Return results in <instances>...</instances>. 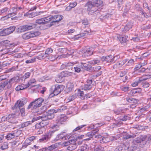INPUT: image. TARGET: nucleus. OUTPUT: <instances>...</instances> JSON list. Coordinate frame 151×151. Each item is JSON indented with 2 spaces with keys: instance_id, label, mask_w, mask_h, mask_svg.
Wrapping results in <instances>:
<instances>
[{
  "instance_id": "obj_29",
  "label": "nucleus",
  "mask_w": 151,
  "mask_h": 151,
  "mask_svg": "<svg viewBox=\"0 0 151 151\" xmlns=\"http://www.w3.org/2000/svg\"><path fill=\"white\" fill-rule=\"evenodd\" d=\"M36 81L34 78H32L29 80L28 83L26 84L25 88L28 87L29 86L32 85L33 84H35Z\"/></svg>"
},
{
  "instance_id": "obj_14",
  "label": "nucleus",
  "mask_w": 151,
  "mask_h": 151,
  "mask_svg": "<svg viewBox=\"0 0 151 151\" xmlns=\"http://www.w3.org/2000/svg\"><path fill=\"white\" fill-rule=\"evenodd\" d=\"M95 8L100 9L103 6V1L101 0H95L93 2ZM98 9L97 11H99Z\"/></svg>"
},
{
  "instance_id": "obj_7",
  "label": "nucleus",
  "mask_w": 151,
  "mask_h": 151,
  "mask_svg": "<svg viewBox=\"0 0 151 151\" xmlns=\"http://www.w3.org/2000/svg\"><path fill=\"white\" fill-rule=\"evenodd\" d=\"M87 7V10L89 11H92L93 12H94L98 10V9L95 8V7L93 3L89 1L87 3L86 5Z\"/></svg>"
},
{
  "instance_id": "obj_50",
  "label": "nucleus",
  "mask_w": 151,
  "mask_h": 151,
  "mask_svg": "<svg viewBox=\"0 0 151 151\" xmlns=\"http://www.w3.org/2000/svg\"><path fill=\"white\" fill-rule=\"evenodd\" d=\"M63 73H64L63 75L64 76H71L73 74L72 72L67 71H65Z\"/></svg>"
},
{
  "instance_id": "obj_64",
  "label": "nucleus",
  "mask_w": 151,
  "mask_h": 151,
  "mask_svg": "<svg viewBox=\"0 0 151 151\" xmlns=\"http://www.w3.org/2000/svg\"><path fill=\"white\" fill-rule=\"evenodd\" d=\"M104 148L103 147L100 146H98L96 148V151H104Z\"/></svg>"
},
{
  "instance_id": "obj_53",
  "label": "nucleus",
  "mask_w": 151,
  "mask_h": 151,
  "mask_svg": "<svg viewBox=\"0 0 151 151\" xmlns=\"http://www.w3.org/2000/svg\"><path fill=\"white\" fill-rule=\"evenodd\" d=\"M7 85V83L4 82L3 83H0V92L4 89V87Z\"/></svg>"
},
{
  "instance_id": "obj_5",
  "label": "nucleus",
  "mask_w": 151,
  "mask_h": 151,
  "mask_svg": "<svg viewBox=\"0 0 151 151\" xmlns=\"http://www.w3.org/2000/svg\"><path fill=\"white\" fill-rule=\"evenodd\" d=\"M48 17L50 18V21H52L51 23L52 24L61 21L63 18V16L60 15H57L54 16H48Z\"/></svg>"
},
{
  "instance_id": "obj_57",
  "label": "nucleus",
  "mask_w": 151,
  "mask_h": 151,
  "mask_svg": "<svg viewBox=\"0 0 151 151\" xmlns=\"http://www.w3.org/2000/svg\"><path fill=\"white\" fill-rule=\"evenodd\" d=\"M151 28V25L149 24L148 25H143L142 26V28L144 29H147Z\"/></svg>"
},
{
  "instance_id": "obj_17",
  "label": "nucleus",
  "mask_w": 151,
  "mask_h": 151,
  "mask_svg": "<svg viewBox=\"0 0 151 151\" xmlns=\"http://www.w3.org/2000/svg\"><path fill=\"white\" fill-rule=\"evenodd\" d=\"M101 59L102 61H106L107 62H112V55H110L105 57L103 56L101 58Z\"/></svg>"
},
{
  "instance_id": "obj_3",
  "label": "nucleus",
  "mask_w": 151,
  "mask_h": 151,
  "mask_svg": "<svg viewBox=\"0 0 151 151\" xmlns=\"http://www.w3.org/2000/svg\"><path fill=\"white\" fill-rule=\"evenodd\" d=\"M40 34V32L38 31L30 32L23 34L22 35V37L23 39L27 40L39 35Z\"/></svg>"
},
{
  "instance_id": "obj_45",
  "label": "nucleus",
  "mask_w": 151,
  "mask_h": 151,
  "mask_svg": "<svg viewBox=\"0 0 151 151\" xmlns=\"http://www.w3.org/2000/svg\"><path fill=\"white\" fill-rule=\"evenodd\" d=\"M15 29V26L10 27L9 28H7L9 34L12 33Z\"/></svg>"
},
{
  "instance_id": "obj_55",
  "label": "nucleus",
  "mask_w": 151,
  "mask_h": 151,
  "mask_svg": "<svg viewBox=\"0 0 151 151\" xmlns=\"http://www.w3.org/2000/svg\"><path fill=\"white\" fill-rule=\"evenodd\" d=\"M42 116H43V115L41 116H40L36 117L32 119V121L31 122H32V123L33 122H34L35 121H36L37 120H39L40 119H42Z\"/></svg>"
},
{
  "instance_id": "obj_51",
  "label": "nucleus",
  "mask_w": 151,
  "mask_h": 151,
  "mask_svg": "<svg viewBox=\"0 0 151 151\" xmlns=\"http://www.w3.org/2000/svg\"><path fill=\"white\" fill-rule=\"evenodd\" d=\"M121 145L124 151L126 150H128L129 145H126L125 144H123Z\"/></svg>"
},
{
  "instance_id": "obj_42",
  "label": "nucleus",
  "mask_w": 151,
  "mask_h": 151,
  "mask_svg": "<svg viewBox=\"0 0 151 151\" xmlns=\"http://www.w3.org/2000/svg\"><path fill=\"white\" fill-rule=\"evenodd\" d=\"M53 50L51 48H47L45 52V54L46 55H49L50 54L52 53Z\"/></svg>"
},
{
  "instance_id": "obj_63",
  "label": "nucleus",
  "mask_w": 151,
  "mask_h": 151,
  "mask_svg": "<svg viewBox=\"0 0 151 151\" xmlns=\"http://www.w3.org/2000/svg\"><path fill=\"white\" fill-rule=\"evenodd\" d=\"M36 58L37 59L41 60L43 59L44 58V55L43 54H40L38 56L36 57Z\"/></svg>"
},
{
  "instance_id": "obj_56",
  "label": "nucleus",
  "mask_w": 151,
  "mask_h": 151,
  "mask_svg": "<svg viewBox=\"0 0 151 151\" xmlns=\"http://www.w3.org/2000/svg\"><path fill=\"white\" fill-rule=\"evenodd\" d=\"M36 58H33L29 60H27L25 62L26 63H32L35 61Z\"/></svg>"
},
{
  "instance_id": "obj_2",
  "label": "nucleus",
  "mask_w": 151,
  "mask_h": 151,
  "mask_svg": "<svg viewBox=\"0 0 151 151\" xmlns=\"http://www.w3.org/2000/svg\"><path fill=\"white\" fill-rule=\"evenodd\" d=\"M147 136L146 135H141L136 138L133 141L134 144L139 145L140 147H143L144 146V142L145 141Z\"/></svg>"
},
{
  "instance_id": "obj_58",
  "label": "nucleus",
  "mask_w": 151,
  "mask_h": 151,
  "mask_svg": "<svg viewBox=\"0 0 151 151\" xmlns=\"http://www.w3.org/2000/svg\"><path fill=\"white\" fill-rule=\"evenodd\" d=\"M137 147L135 146H129V148L128 149L129 151H132L135 150L137 149Z\"/></svg>"
},
{
  "instance_id": "obj_23",
  "label": "nucleus",
  "mask_w": 151,
  "mask_h": 151,
  "mask_svg": "<svg viewBox=\"0 0 151 151\" xmlns=\"http://www.w3.org/2000/svg\"><path fill=\"white\" fill-rule=\"evenodd\" d=\"M126 36L120 37L119 38V41L123 45H125L127 44V41Z\"/></svg>"
},
{
  "instance_id": "obj_26",
  "label": "nucleus",
  "mask_w": 151,
  "mask_h": 151,
  "mask_svg": "<svg viewBox=\"0 0 151 151\" xmlns=\"http://www.w3.org/2000/svg\"><path fill=\"white\" fill-rule=\"evenodd\" d=\"M150 78H151V75H143L142 77L139 78V81L142 82Z\"/></svg>"
},
{
  "instance_id": "obj_46",
  "label": "nucleus",
  "mask_w": 151,
  "mask_h": 151,
  "mask_svg": "<svg viewBox=\"0 0 151 151\" xmlns=\"http://www.w3.org/2000/svg\"><path fill=\"white\" fill-rule=\"evenodd\" d=\"M27 88H25V85L24 86L21 85H18L16 87L15 89L17 91H19L21 90Z\"/></svg>"
},
{
  "instance_id": "obj_62",
  "label": "nucleus",
  "mask_w": 151,
  "mask_h": 151,
  "mask_svg": "<svg viewBox=\"0 0 151 151\" xmlns=\"http://www.w3.org/2000/svg\"><path fill=\"white\" fill-rule=\"evenodd\" d=\"M115 151H124L121 145L119 146L115 149Z\"/></svg>"
},
{
  "instance_id": "obj_18",
  "label": "nucleus",
  "mask_w": 151,
  "mask_h": 151,
  "mask_svg": "<svg viewBox=\"0 0 151 151\" xmlns=\"http://www.w3.org/2000/svg\"><path fill=\"white\" fill-rule=\"evenodd\" d=\"M126 100L131 104H133L135 105L137 104L138 103L139 100L135 98H130L127 97L126 98Z\"/></svg>"
},
{
  "instance_id": "obj_52",
  "label": "nucleus",
  "mask_w": 151,
  "mask_h": 151,
  "mask_svg": "<svg viewBox=\"0 0 151 151\" xmlns=\"http://www.w3.org/2000/svg\"><path fill=\"white\" fill-rule=\"evenodd\" d=\"M141 81H139V80L136 81L134 82L132 84V86L133 87H135L137 86L139 84H140Z\"/></svg>"
},
{
  "instance_id": "obj_25",
  "label": "nucleus",
  "mask_w": 151,
  "mask_h": 151,
  "mask_svg": "<svg viewBox=\"0 0 151 151\" xmlns=\"http://www.w3.org/2000/svg\"><path fill=\"white\" fill-rule=\"evenodd\" d=\"M59 145V143H55L50 146L46 147V149L51 150L58 147Z\"/></svg>"
},
{
  "instance_id": "obj_43",
  "label": "nucleus",
  "mask_w": 151,
  "mask_h": 151,
  "mask_svg": "<svg viewBox=\"0 0 151 151\" xmlns=\"http://www.w3.org/2000/svg\"><path fill=\"white\" fill-rule=\"evenodd\" d=\"M32 123V122L30 121H28L23 123L21 125V127L22 128H24L26 127H27L31 124Z\"/></svg>"
},
{
  "instance_id": "obj_15",
  "label": "nucleus",
  "mask_w": 151,
  "mask_h": 151,
  "mask_svg": "<svg viewBox=\"0 0 151 151\" xmlns=\"http://www.w3.org/2000/svg\"><path fill=\"white\" fill-rule=\"evenodd\" d=\"M67 119L66 116L62 115L58 117L56 122L62 124L63 122L65 121Z\"/></svg>"
},
{
  "instance_id": "obj_19",
  "label": "nucleus",
  "mask_w": 151,
  "mask_h": 151,
  "mask_svg": "<svg viewBox=\"0 0 151 151\" xmlns=\"http://www.w3.org/2000/svg\"><path fill=\"white\" fill-rule=\"evenodd\" d=\"M132 26L133 24L131 22L127 23L123 30V32L124 33H126L132 28Z\"/></svg>"
},
{
  "instance_id": "obj_21",
  "label": "nucleus",
  "mask_w": 151,
  "mask_h": 151,
  "mask_svg": "<svg viewBox=\"0 0 151 151\" xmlns=\"http://www.w3.org/2000/svg\"><path fill=\"white\" fill-rule=\"evenodd\" d=\"M98 131H99V129H96L93 130L92 131L88 133L86 135V137H90L92 138Z\"/></svg>"
},
{
  "instance_id": "obj_4",
  "label": "nucleus",
  "mask_w": 151,
  "mask_h": 151,
  "mask_svg": "<svg viewBox=\"0 0 151 151\" xmlns=\"http://www.w3.org/2000/svg\"><path fill=\"white\" fill-rule=\"evenodd\" d=\"M54 132L52 131L47 132L39 140L40 142H45L50 140Z\"/></svg>"
},
{
  "instance_id": "obj_16",
  "label": "nucleus",
  "mask_w": 151,
  "mask_h": 151,
  "mask_svg": "<svg viewBox=\"0 0 151 151\" xmlns=\"http://www.w3.org/2000/svg\"><path fill=\"white\" fill-rule=\"evenodd\" d=\"M25 102L24 103L23 101L18 100L14 106V108L15 109L18 108L20 109L23 108Z\"/></svg>"
},
{
  "instance_id": "obj_13",
  "label": "nucleus",
  "mask_w": 151,
  "mask_h": 151,
  "mask_svg": "<svg viewBox=\"0 0 151 151\" xmlns=\"http://www.w3.org/2000/svg\"><path fill=\"white\" fill-rule=\"evenodd\" d=\"M54 117V115L52 113L47 112L45 114L43 115L42 119L44 120H48L51 119Z\"/></svg>"
},
{
  "instance_id": "obj_37",
  "label": "nucleus",
  "mask_w": 151,
  "mask_h": 151,
  "mask_svg": "<svg viewBox=\"0 0 151 151\" xmlns=\"http://www.w3.org/2000/svg\"><path fill=\"white\" fill-rule=\"evenodd\" d=\"M41 120H42V121L40 122V123L42 128L44 127L45 126L47 125L49 123V122L47 120H44L42 119V118Z\"/></svg>"
},
{
  "instance_id": "obj_22",
  "label": "nucleus",
  "mask_w": 151,
  "mask_h": 151,
  "mask_svg": "<svg viewBox=\"0 0 151 151\" xmlns=\"http://www.w3.org/2000/svg\"><path fill=\"white\" fill-rule=\"evenodd\" d=\"M93 49L92 47L86 48V56H91L93 54Z\"/></svg>"
},
{
  "instance_id": "obj_12",
  "label": "nucleus",
  "mask_w": 151,
  "mask_h": 151,
  "mask_svg": "<svg viewBox=\"0 0 151 151\" xmlns=\"http://www.w3.org/2000/svg\"><path fill=\"white\" fill-rule=\"evenodd\" d=\"M23 9V7H18L17 6H16L13 7L12 8V11L13 12L11 13H9V14L8 16H10L11 17L12 16L16 15L17 14V12L19 10H21Z\"/></svg>"
},
{
  "instance_id": "obj_35",
  "label": "nucleus",
  "mask_w": 151,
  "mask_h": 151,
  "mask_svg": "<svg viewBox=\"0 0 151 151\" xmlns=\"http://www.w3.org/2000/svg\"><path fill=\"white\" fill-rule=\"evenodd\" d=\"M46 57L47 59L51 61H53L56 59V57L55 56L52 55H46Z\"/></svg>"
},
{
  "instance_id": "obj_54",
  "label": "nucleus",
  "mask_w": 151,
  "mask_h": 151,
  "mask_svg": "<svg viewBox=\"0 0 151 151\" xmlns=\"http://www.w3.org/2000/svg\"><path fill=\"white\" fill-rule=\"evenodd\" d=\"M34 102H33V101L31 102L29 105L28 107L27 108V109H36V108H34Z\"/></svg>"
},
{
  "instance_id": "obj_11",
  "label": "nucleus",
  "mask_w": 151,
  "mask_h": 151,
  "mask_svg": "<svg viewBox=\"0 0 151 151\" xmlns=\"http://www.w3.org/2000/svg\"><path fill=\"white\" fill-rule=\"evenodd\" d=\"M44 101L43 99L41 98H39L37 99H35L34 101V108H37L41 106L42 103Z\"/></svg>"
},
{
  "instance_id": "obj_60",
  "label": "nucleus",
  "mask_w": 151,
  "mask_h": 151,
  "mask_svg": "<svg viewBox=\"0 0 151 151\" xmlns=\"http://www.w3.org/2000/svg\"><path fill=\"white\" fill-rule=\"evenodd\" d=\"M85 126V125H83L78 126L74 129L73 130V132L79 130H80Z\"/></svg>"
},
{
  "instance_id": "obj_28",
  "label": "nucleus",
  "mask_w": 151,
  "mask_h": 151,
  "mask_svg": "<svg viewBox=\"0 0 151 151\" xmlns=\"http://www.w3.org/2000/svg\"><path fill=\"white\" fill-rule=\"evenodd\" d=\"M8 148V143L6 142H4L2 143L0 147V148L3 150L6 149Z\"/></svg>"
},
{
  "instance_id": "obj_31",
  "label": "nucleus",
  "mask_w": 151,
  "mask_h": 151,
  "mask_svg": "<svg viewBox=\"0 0 151 151\" xmlns=\"http://www.w3.org/2000/svg\"><path fill=\"white\" fill-rule=\"evenodd\" d=\"M76 142V139H71L69 141L65 142L63 143L62 144V145L63 146H66L68 145H70V143H74Z\"/></svg>"
},
{
  "instance_id": "obj_49",
  "label": "nucleus",
  "mask_w": 151,
  "mask_h": 151,
  "mask_svg": "<svg viewBox=\"0 0 151 151\" xmlns=\"http://www.w3.org/2000/svg\"><path fill=\"white\" fill-rule=\"evenodd\" d=\"M138 93V92H137V89H135L131 90V91L130 92L129 94L130 95H131L133 96H134V95H136Z\"/></svg>"
},
{
  "instance_id": "obj_33",
  "label": "nucleus",
  "mask_w": 151,
  "mask_h": 151,
  "mask_svg": "<svg viewBox=\"0 0 151 151\" xmlns=\"http://www.w3.org/2000/svg\"><path fill=\"white\" fill-rule=\"evenodd\" d=\"M66 87L70 91L73 88L74 85L72 83L69 82L67 84Z\"/></svg>"
},
{
  "instance_id": "obj_40",
  "label": "nucleus",
  "mask_w": 151,
  "mask_h": 151,
  "mask_svg": "<svg viewBox=\"0 0 151 151\" xmlns=\"http://www.w3.org/2000/svg\"><path fill=\"white\" fill-rule=\"evenodd\" d=\"M9 122L13 124H15L17 122L16 121L15 116L14 114L12 116Z\"/></svg>"
},
{
  "instance_id": "obj_8",
  "label": "nucleus",
  "mask_w": 151,
  "mask_h": 151,
  "mask_svg": "<svg viewBox=\"0 0 151 151\" xmlns=\"http://www.w3.org/2000/svg\"><path fill=\"white\" fill-rule=\"evenodd\" d=\"M34 25H24L20 27L18 29L20 32H23L30 29L33 28Z\"/></svg>"
},
{
  "instance_id": "obj_44",
  "label": "nucleus",
  "mask_w": 151,
  "mask_h": 151,
  "mask_svg": "<svg viewBox=\"0 0 151 151\" xmlns=\"http://www.w3.org/2000/svg\"><path fill=\"white\" fill-rule=\"evenodd\" d=\"M15 80V79L14 78H12L9 80H7V81L5 82V83H7V85H8L9 86H11V84L13 83Z\"/></svg>"
},
{
  "instance_id": "obj_9",
  "label": "nucleus",
  "mask_w": 151,
  "mask_h": 151,
  "mask_svg": "<svg viewBox=\"0 0 151 151\" xmlns=\"http://www.w3.org/2000/svg\"><path fill=\"white\" fill-rule=\"evenodd\" d=\"M101 143H106L111 140V138L109 137H104L101 136L100 135L98 136Z\"/></svg>"
},
{
  "instance_id": "obj_34",
  "label": "nucleus",
  "mask_w": 151,
  "mask_h": 151,
  "mask_svg": "<svg viewBox=\"0 0 151 151\" xmlns=\"http://www.w3.org/2000/svg\"><path fill=\"white\" fill-rule=\"evenodd\" d=\"M100 62V60L98 58L94 59L92 61L90 62H88V64H93L95 65L96 64H98Z\"/></svg>"
},
{
  "instance_id": "obj_59",
  "label": "nucleus",
  "mask_w": 151,
  "mask_h": 151,
  "mask_svg": "<svg viewBox=\"0 0 151 151\" xmlns=\"http://www.w3.org/2000/svg\"><path fill=\"white\" fill-rule=\"evenodd\" d=\"M9 8L7 7H5L0 11V15L2 13H4L6 12L8 10Z\"/></svg>"
},
{
  "instance_id": "obj_39",
  "label": "nucleus",
  "mask_w": 151,
  "mask_h": 151,
  "mask_svg": "<svg viewBox=\"0 0 151 151\" xmlns=\"http://www.w3.org/2000/svg\"><path fill=\"white\" fill-rule=\"evenodd\" d=\"M6 138L7 140H10L14 138V137L12 132L8 133L7 135L6 136Z\"/></svg>"
},
{
  "instance_id": "obj_10",
  "label": "nucleus",
  "mask_w": 151,
  "mask_h": 151,
  "mask_svg": "<svg viewBox=\"0 0 151 151\" xmlns=\"http://www.w3.org/2000/svg\"><path fill=\"white\" fill-rule=\"evenodd\" d=\"M50 18L48 17L38 19L36 21V23L39 24H45L50 21Z\"/></svg>"
},
{
  "instance_id": "obj_24",
  "label": "nucleus",
  "mask_w": 151,
  "mask_h": 151,
  "mask_svg": "<svg viewBox=\"0 0 151 151\" xmlns=\"http://www.w3.org/2000/svg\"><path fill=\"white\" fill-rule=\"evenodd\" d=\"M131 118V116L129 115H125L122 118H120L119 119H118V120H120L119 122L121 121H125L127 120H130Z\"/></svg>"
},
{
  "instance_id": "obj_47",
  "label": "nucleus",
  "mask_w": 151,
  "mask_h": 151,
  "mask_svg": "<svg viewBox=\"0 0 151 151\" xmlns=\"http://www.w3.org/2000/svg\"><path fill=\"white\" fill-rule=\"evenodd\" d=\"M136 137V135L135 134H133L132 135L128 134L126 136L124 137V139H126L130 138H133L135 137Z\"/></svg>"
},
{
  "instance_id": "obj_20",
  "label": "nucleus",
  "mask_w": 151,
  "mask_h": 151,
  "mask_svg": "<svg viewBox=\"0 0 151 151\" xmlns=\"http://www.w3.org/2000/svg\"><path fill=\"white\" fill-rule=\"evenodd\" d=\"M43 12H32V13H28L27 14L28 17H29L32 18L35 16L39 15L42 14L43 13Z\"/></svg>"
},
{
  "instance_id": "obj_30",
  "label": "nucleus",
  "mask_w": 151,
  "mask_h": 151,
  "mask_svg": "<svg viewBox=\"0 0 151 151\" xmlns=\"http://www.w3.org/2000/svg\"><path fill=\"white\" fill-rule=\"evenodd\" d=\"M76 147L77 146L75 142L74 143H70L68 148V149L69 150H72L76 148Z\"/></svg>"
},
{
  "instance_id": "obj_27",
  "label": "nucleus",
  "mask_w": 151,
  "mask_h": 151,
  "mask_svg": "<svg viewBox=\"0 0 151 151\" xmlns=\"http://www.w3.org/2000/svg\"><path fill=\"white\" fill-rule=\"evenodd\" d=\"M64 138H65H65V137L64 136H62V134H60L58 135L56 138H55L54 139H53L52 141V142H54L57 141L58 140H59L60 139H63Z\"/></svg>"
},
{
  "instance_id": "obj_48",
  "label": "nucleus",
  "mask_w": 151,
  "mask_h": 151,
  "mask_svg": "<svg viewBox=\"0 0 151 151\" xmlns=\"http://www.w3.org/2000/svg\"><path fill=\"white\" fill-rule=\"evenodd\" d=\"M118 6L119 10L122 9V6L123 4V0H117Z\"/></svg>"
},
{
  "instance_id": "obj_41",
  "label": "nucleus",
  "mask_w": 151,
  "mask_h": 151,
  "mask_svg": "<svg viewBox=\"0 0 151 151\" xmlns=\"http://www.w3.org/2000/svg\"><path fill=\"white\" fill-rule=\"evenodd\" d=\"M140 84L144 88H146L148 87L150 85V84L147 82L143 81L140 83Z\"/></svg>"
},
{
  "instance_id": "obj_38",
  "label": "nucleus",
  "mask_w": 151,
  "mask_h": 151,
  "mask_svg": "<svg viewBox=\"0 0 151 151\" xmlns=\"http://www.w3.org/2000/svg\"><path fill=\"white\" fill-rule=\"evenodd\" d=\"M12 132L15 137L19 136L21 134V132L20 130H17Z\"/></svg>"
},
{
  "instance_id": "obj_61",
  "label": "nucleus",
  "mask_w": 151,
  "mask_h": 151,
  "mask_svg": "<svg viewBox=\"0 0 151 151\" xmlns=\"http://www.w3.org/2000/svg\"><path fill=\"white\" fill-rule=\"evenodd\" d=\"M20 143V142L19 141H16L13 142L12 144L13 146L15 147L18 146Z\"/></svg>"
},
{
  "instance_id": "obj_1",
  "label": "nucleus",
  "mask_w": 151,
  "mask_h": 151,
  "mask_svg": "<svg viewBox=\"0 0 151 151\" xmlns=\"http://www.w3.org/2000/svg\"><path fill=\"white\" fill-rule=\"evenodd\" d=\"M83 89H78L77 94L75 93L73 95H70L68 98V102H70L73 100L77 96L81 99L83 100L85 99V94L83 91Z\"/></svg>"
},
{
  "instance_id": "obj_36",
  "label": "nucleus",
  "mask_w": 151,
  "mask_h": 151,
  "mask_svg": "<svg viewBox=\"0 0 151 151\" xmlns=\"http://www.w3.org/2000/svg\"><path fill=\"white\" fill-rule=\"evenodd\" d=\"M31 142L27 138L23 144V148H26L27 146L31 144Z\"/></svg>"
},
{
  "instance_id": "obj_6",
  "label": "nucleus",
  "mask_w": 151,
  "mask_h": 151,
  "mask_svg": "<svg viewBox=\"0 0 151 151\" xmlns=\"http://www.w3.org/2000/svg\"><path fill=\"white\" fill-rule=\"evenodd\" d=\"M52 88H54L53 93L55 95H57L59 94L64 88V86L62 85H56L53 86Z\"/></svg>"
},
{
  "instance_id": "obj_32",
  "label": "nucleus",
  "mask_w": 151,
  "mask_h": 151,
  "mask_svg": "<svg viewBox=\"0 0 151 151\" xmlns=\"http://www.w3.org/2000/svg\"><path fill=\"white\" fill-rule=\"evenodd\" d=\"M99 124H96L95 125L91 124L90 126L88 127V130H91L92 129H94V130L96 129H98L97 128H98L100 126H99Z\"/></svg>"
}]
</instances>
